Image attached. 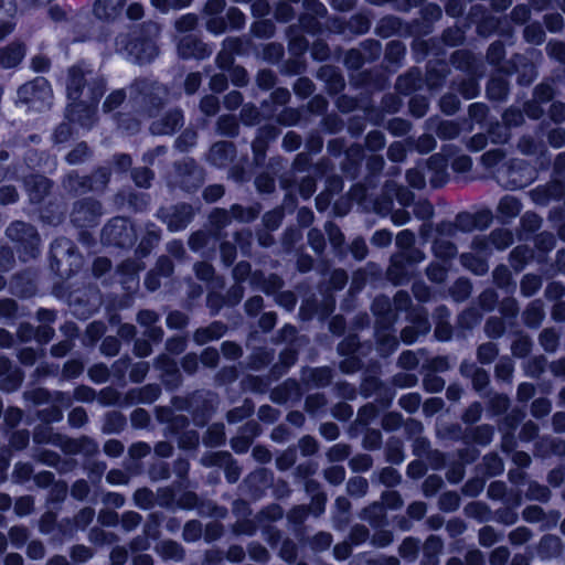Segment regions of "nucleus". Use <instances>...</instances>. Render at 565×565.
Returning a JSON list of instances; mask_svg holds the SVG:
<instances>
[{
	"label": "nucleus",
	"mask_w": 565,
	"mask_h": 565,
	"mask_svg": "<svg viewBox=\"0 0 565 565\" xmlns=\"http://www.w3.org/2000/svg\"><path fill=\"white\" fill-rule=\"evenodd\" d=\"M117 47L119 51L127 52L134 62L140 64L152 61L158 54L157 45L150 39L134 38L128 41L127 36L120 35L117 39Z\"/></svg>",
	"instance_id": "f257e3e1"
},
{
	"label": "nucleus",
	"mask_w": 565,
	"mask_h": 565,
	"mask_svg": "<svg viewBox=\"0 0 565 565\" xmlns=\"http://www.w3.org/2000/svg\"><path fill=\"white\" fill-rule=\"evenodd\" d=\"M18 98L24 104L49 106L52 99V89L44 77H36L19 88Z\"/></svg>",
	"instance_id": "f03ea898"
},
{
	"label": "nucleus",
	"mask_w": 565,
	"mask_h": 565,
	"mask_svg": "<svg viewBox=\"0 0 565 565\" xmlns=\"http://www.w3.org/2000/svg\"><path fill=\"white\" fill-rule=\"evenodd\" d=\"M103 239L108 244L126 247L136 242L137 234L128 220L118 217L104 227Z\"/></svg>",
	"instance_id": "7ed1b4c3"
},
{
	"label": "nucleus",
	"mask_w": 565,
	"mask_h": 565,
	"mask_svg": "<svg viewBox=\"0 0 565 565\" xmlns=\"http://www.w3.org/2000/svg\"><path fill=\"white\" fill-rule=\"evenodd\" d=\"M7 235L12 241L23 244L30 257H34L39 253L40 237L33 226L19 221L13 222L7 228Z\"/></svg>",
	"instance_id": "20e7f679"
},
{
	"label": "nucleus",
	"mask_w": 565,
	"mask_h": 565,
	"mask_svg": "<svg viewBox=\"0 0 565 565\" xmlns=\"http://www.w3.org/2000/svg\"><path fill=\"white\" fill-rule=\"evenodd\" d=\"M102 214V206L95 201H83L74 206L72 220L77 226H87Z\"/></svg>",
	"instance_id": "39448f33"
},
{
	"label": "nucleus",
	"mask_w": 565,
	"mask_h": 565,
	"mask_svg": "<svg viewBox=\"0 0 565 565\" xmlns=\"http://www.w3.org/2000/svg\"><path fill=\"white\" fill-rule=\"evenodd\" d=\"M178 53L182 58H204L211 55L212 50L196 38L186 35L179 41Z\"/></svg>",
	"instance_id": "423d86ee"
},
{
	"label": "nucleus",
	"mask_w": 565,
	"mask_h": 565,
	"mask_svg": "<svg viewBox=\"0 0 565 565\" xmlns=\"http://www.w3.org/2000/svg\"><path fill=\"white\" fill-rule=\"evenodd\" d=\"M193 215L192 207L186 204L174 206L171 212L163 215V221L167 223L170 231L177 232L185 228Z\"/></svg>",
	"instance_id": "0eeeda50"
},
{
	"label": "nucleus",
	"mask_w": 565,
	"mask_h": 565,
	"mask_svg": "<svg viewBox=\"0 0 565 565\" xmlns=\"http://www.w3.org/2000/svg\"><path fill=\"white\" fill-rule=\"evenodd\" d=\"M90 73L92 71L84 64L70 68L66 84L67 96L70 99L76 102L79 98L82 87L85 83V76Z\"/></svg>",
	"instance_id": "6e6552de"
},
{
	"label": "nucleus",
	"mask_w": 565,
	"mask_h": 565,
	"mask_svg": "<svg viewBox=\"0 0 565 565\" xmlns=\"http://www.w3.org/2000/svg\"><path fill=\"white\" fill-rule=\"evenodd\" d=\"M182 125L183 115L181 110L175 109L170 111L162 120L154 121L151 125V130L153 134L169 135L182 127Z\"/></svg>",
	"instance_id": "1a4fd4ad"
},
{
	"label": "nucleus",
	"mask_w": 565,
	"mask_h": 565,
	"mask_svg": "<svg viewBox=\"0 0 565 565\" xmlns=\"http://www.w3.org/2000/svg\"><path fill=\"white\" fill-rule=\"evenodd\" d=\"M126 0H95L94 13L98 19L111 20L118 17Z\"/></svg>",
	"instance_id": "9d476101"
},
{
	"label": "nucleus",
	"mask_w": 565,
	"mask_h": 565,
	"mask_svg": "<svg viewBox=\"0 0 565 565\" xmlns=\"http://www.w3.org/2000/svg\"><path fill=\"white\" fill-rule=\"evenodd\" d=\"M25 186L32 201H41L51 189L49 179L43 175H33L25 181Z\"/></svg>",
	"instance_id": "9b49d317"
},
{
	"label": "nucleus",
	"mask_w": 565,
	"mask_h": 565,
	"mask_svg": "<svg viewBox=\"0 0 565 565\" xmlns=\"http://www.w3.org/2000/svg\"><path fill=\"white\" fill-rule=\"evenodd\" d=\"M24 47L21 44H11L0 49V67L10 68L17 66L24 57Z\"/></svg>",
	"instance_id": "f8f14e48"
},
{
	"label": "nucleus",
	"mask_w": 565,
	"mask_h": 565,
	"mask_svg": "<svg viewBox=\"0 0 565 565\" xmlns=\"http://www.w3.org/2000/svg\"><path fill=\"white\" fill-rule=\"evenodd\" d=\"M158 320L159 316L150 310H142L138 315V322L141 326L147 327L146 335L153 341L161 340L163 335L162 329L153 326Z\"/></svg>",
	"instance_id": "ddd939ff"
},
{
	"label": "nucleus",
	"mask_w": 565,
	"mask_h": 565,
	"mask_svg": "<svg viewBox=\"0 0 565 565\" xmlns=\"http://www.w3.org/2000/svg\"><path fill=\"white\" fill-rule=\"evenodd\" d=\"M53 333V329L47 326L40 327L35 332H33L32 328L29 326H21L19 330V335L22 341H28L32 337H35L39 342L43 343L49 342L52 339Z\"/></svg>",
	"instance_id": "4468645a"
},
{
	"label": "nucleus",
	"mask_w": 565,
	"mask_h": 565,
	"mask_svg": "<svg viewBox=\"0 0 565 565\" xmlns=\"http://www.w3.org/2000/svg\"><path fill=\"white\" fill-rule=\"evenodd\" d=\"M225 332V327L222 323L214 322L205 329L196 330L194 340L202 344L211 340L221 338Z\"/></svg>",
	"instance_id": "2eb2a0df"
},
{
	"label": "nucleus",
	"mask_w": 565,
	"mask_h": 565,
	"mask_svg": "<svg viewBox=\"0 0 565 565\" xmlns=\"http://www.w3.org/2000/svg\"><path fill=\"white\" fill-rule=\"evenodd\" d=\"M499 212L503 217H514L521 212V203L516 198L505 195L500 200Z\"/></svg>",
	"instance_id": "dca6fc26"
},
{
	"label": "nucleus",
	"mask_w": 565,
	"mask_h": 565,
	"mask_svg": "<svg viewBox=\"0 0 565 565\" xmlns=\"http://www.w3.org/2000/svg\"><path fill=\"white\" fill-rule=\"evenodd\" d=\"M544 318L543 306L540 301H533L523 313L524 322L530 327H537Z\"/></svg>",
	"instance_id": "f3484780"
},
{
	"label": "nucleus",
	"mask_w": 565,
	"mask_h": 565,
	"mask_svg": "<svg viewBox=\"0 0 565 565\" xmlns=\"http://www.w3.org/2000/svg\"><path fill=\"white\" fill-rule=\"evenodd\" d=\"M508 86L502 78H491L487 86V94L491 99L501 100L507 96Z\"/></svg>",
	"instance_id": "a211bd4d"
},
{
	"label": "nucleus",
	"mask_w": 565,
	"mask_h": 565,
	"mask_svg": "<svg viewBox=\"0 0 565 565\" xmlns=\"http://www.w3.org/2000/svg\"><path fill=\"white\" fill-rule=\"evenodd\" d=\"M433 250L436 257L448 259L457 254V248L448 241L437 239L433 245Z\"/></svg>",
	"instance_id": "6ab92c4d"
},
{
	"label": "nucleus",
	"mask_w": 565,
	"mask_h": 565,
	"mask_svg": "<svg viewBox=\"0 0 565 565\" xmlns=\"http://www.w3.org/2000/svg\"><path fill=\"white\" fill-rule=\"evenodd\" d=\"M461 263L465 267L469 268L477 275H483L488 271V265L482 259L475 257L471 254L461 255Z\"/></svg>",
	"instance_id": "aec40b11"
},
{
	"label": "nucleus",
	"mask_w": 565,
	"mask_h": 565,
	"mask_svg": "<svg viewBox=\"0 0 565 565\" xmlns=\"http://www.w3.org/2000/svg\"><path fill=\"white\" fill-rule=\"evenodd\" d=\"M542 286V280L536 275H525L521 281V291L524 296H533Z\"/></svg>",
	"instance_id": "412c9836"
},
{
	"label": "nucleus",
	"mask_w": 565,
	"mask_h": 565,
	"mask_svg": "<svg viewBox=\"0 0 565 565\" xmlns=\"http://www.w3.org/2000/svg\"><path fill=\"white\" fill-rule=\"evenodd\" d=\"M491 243L498 249H504L509 247L513 242L512 234L507 230H498L490 235Z\"/></svg>",
	"instance_id": "4be33fe9"
},
{
	"label": "nucleus",
	"mask_w": 565,
	"mask_h": 565,
	"mask_svg": "<svg viewBox=\"0 0 565 565\" xmlns=\"http://www.w3.org/2000/svg\"><path fill=\"white\" fill-rule=\"evenodd\" d=\"M367 488H369V483H367L366 479H364L362 477L351 478L347 484L349 494L354 495V497L364 495L367 491Z\"/></svg>",
	"instance_id": "5701e85b"
},
{
	"label": "nucleus",
	"mask_w": 565,
	"mask_h": 565,
	"mask_svg": "<svg viewBox=\"0 0 565 565\" xmlns=\"http://www.w3.org/2000/svg\"><path fill=\"white\" fill-rule=\"evenodd\" d=\"M225 440L224 427L222 425H215L207 430L204 437V443L211 446H218Z\"/></svg>",
	"instance_id": "b1692460"
},
{
	"label": "nucleus",
	"mask_w": 565,
	"mask_h": 565,
	"mask_svg": "<svg viewBox=\"0 0 565 565\" xmlns=\"http://www.w3.org/2000/svg\"><path fill=\"white\" fill-rule=\"evenodd\" d=\"M526 497L531 500L546 501L550 498V490L536 482H531L527 488Z\"/></svg>",
	"instance_id": "393cba45"
},
{
	"label": "nucleus",
	"mask_w": 565,
	"mask_h": 565,
	"mask_svg": "<svg viewBox=\"0 0 565 565\" xmlns=\"http://www.w3.org/2000/svg\"><path fill=\"white\" fill-rule=\"evenodd\" d=\"M524 38L530 43L541 44L544 41L545 33L539 24H530L524 29Z\"/></svg>",
	"instance_id": "a878e982"
},
{
	"label": "nucleus",
	"mask_w": 565,
	"mask_h": 565,
	"mask_svg": "<svg viewBox=\"0 0 565 565\" xmlns=\"http://www.w3.org/2000/svg\"><path fill=\"white\" fill-rule=\"evenodd\" d=\"M206 22V29L213 34H222L226 30V23L223 17L221 15H209L204 17Z\"/></svg>",
	"instance_id": "bb28decb"
},
{
	"label": "nucleus",
	"mask_w": 565,
	"mask_h": 565,
	"mask_svg": "<svg viewBox=\"0 0 565 565\" xmlns=\"http://www.w3.org/2000/svg\"><path fill=\"white\" fill-rule=\"evenodd\" d=\"M540 342L545 351L554 352L558 344V338L555 331L544 330L540 334Z\"/></svg>",
	"instance_id": "cd10ccee"
},
{
	"label": "nucleus",
	"mask_w": 565,
	"mask_h": 565,
	"mask_svg": "<svg viewBox=\"0 0 565 565\" xmlns=\"http://www.w3.org/2000/svg\"><path fill=\"white\" fill-rule=\"evenodd\" d=\"M198 24V17L194 13H186L180 17L174 25L179 32H188L193 30Z\"/></svg>",
	"instance_id": "c85d7f7f"
},
{
	"label": "nucleus",
	"mask_w": 565,
	"mask_h": 565,
	"mask_svg": "<svg viewBox=\"0 0 565 565\" xmlns=\"http://www.w3.org/2000/svg\"><path fill=\"white\" fill-rule=\"evenodd\" d=\"M459 134V127L452 121H441L437 128V135L443 139H452Z\"/></svg>",
	"instance_id": "c756f323"
},
{
	"label": "nucleus",
	"mask_w": 565,
	"mask_h": 565,
	"mask_svg": "<svg viewBox=\"0 0 565 565\" xmlns=\"http://www.w3.org/2000/svg\"><path fill=\"white\" fill-rule=\"evenodd\" d=\"M160 553L164 557L180 559L183 556L181 547L174 542H162L159 546Z\"/></svg>",
	"instance_id": "7c9ffc66"
},
{
	"label": "nucleus",
	"mask_w": 565,
	"mask_h": 565,
	"mask_svg": "<svg viewBox=\"0 0 565 565\" xmlns=\"http://www.w3.org/2000/svg\"><path fill=\"white\" fill-rule=\"evenodd\" d=\"M136 505L141 509H149L153 503V494L148 489H139L134 494Z\"/></svg>",
	"instance_id": "2f4dec72"
},
{
	"label": "nucleus",
	"mask_w": 565,
	"mask_h": 565,
	"mask_svg": "<svg viewBox=\"0 0 565 565\" xmlns=\"http://www.w3.org/2000/svg\"><path fill=\"white\" fill-rule=\"evenodd\" d=\"M498 355V350L493 343H484L478 349V359L481 363H490Z\"/></svg>",
	"instance_id": "473e14b6"
},
{
	"label": "nucleus",
	"mask_w": 565,
	"mask_h": 565,
	"mask_svg": "<svg viewBox=\"0 0 565 565\" xmlns=\"http://www.w3.org/2000/svg\"><path fill=\"white\" fill-rule=\"evenodd\" d=\"M460 504V498L457 493L447 492L439 499V505L445 511H455Z\"/></svg>",
	"instance_id": "72a5a7b5"
},
{
	"label": "nucleus",
	"mask_w": 565,
	"mask_h": 565,
	"mask_svg": "<svg viewBox=\"0 0 565 565\" xmlns=\"http://www.w3.org/2000/svg\"><path fill=\"white\" fill-rule=\"evenodd\" d=\"M398 403L401 407L407 411L408 413H414L420 405V397L418 394L409 393L403 395L399 398Z\"/></svg>",
	"instance_id": "f704fd0d"
},
{
	"label": "nucleus",
	"mask_w": 565,
	"mask_h": 565,
	"mask_svg": "<svg viewBox=\"0 0 565 565\" xmlns=\"http://www.w3.org/2000/svg\"><path fill=\"white\" fill-rule=\"evenodd\" d=\"M504 159V153L501 149L489 150L482 154V163L487 168H494Z\"/></svg>",
	"instance_id": "c9c22d12"
},
{
	"label": "nucleus",
	"mask_w": 565,
	"mask_h": 565,
	"mask_svg": "<svg viewBox=\"0 0 565 565\" xmlns=\"http://www.w3.org/2000/svg\"><path fill=\"white\" fill-rule=\"evenodd\" d=\"M232 152V145L227 142H217L213 145L210 151V158L215 164H222L223 162L216 158V156H225Z\"/></svg>",
	"instance_id": "e433bc0d"
},
{
	"label": "nucleus",
	"mask_w": 565,
	"mask_h": 565,
	"mask_svg": "<svg viewBox=\"0 0 565 565\" xmlns=\"http://www.w3.org/2000/svg\"><path fill=\"white\" fill-rule=\"evenodd\" d=\"M126 98V94L122 89L113 92L105 100L103 108L105 111H111L116 109Z\"/></svg>",
	"instance_id": "4c0bfd02"
},
{
	"label": "nucleus",
	"mask_w": 565,
	"mask_h": 565,
	"mask_svg": "<svg viewBox=\"0 0 565 565\" xmlns=\"http://www.w3.org/2000/svg\"><path fill=\"white\" fill-rule=\"evenodd\" d=\"M486 470L490 476L499 475L503 471V463L501 459L495 455H489L484 457Z\"/></svg>",
	"instance_id": "58836bf2"
},
{
	"label": "nucleus",
	"mask_w": 565,
	"mask_h": 565,
	"mask_svg": "<svg viewBox=\"0 0 565 565\" xmlns=\"http://www.w3.org/2000/svg\"><path fill=\"white\" fill-rule=\"evenodd\" d=\"M326 479L332 484H340L345 478V470L341 466H332L324 471Z\"/></svg>",
	"instance_id": "ea45409f"
},
{
	"label": "nucleus",
	"mask_w": 565,
	"mask_h": 565,
	"mask_svg": "<svg viewBox=\"0 0 565 565\" xmlns=\"http://www.w3.org/2000/svg\"><path fill=\"white\" fill-rule=\"evenodd\" d=\"M9 537L14 546L21 547L28 540V531L22 526H13L9 531Z\"/></svg>",
	"instance_id": "a19ab883"
},
{
	"label": "nucleus",
	"mask_w": 565,
	"mask_h": 565,
	"mask_svg": "<svg viewBox=\"0 0 565 565\" xmlns=\"http://www.w3.org/2000/svg\"><path fill=\"white\" fill-rule=\"evenodd\" d=\"M202 527L196 521L188 522L183 529V537L188 542H193L201 536Z\"/></svg>",
	"instance_id": "79ce46f5"
},
{
	"label": "nucleus",
	"mask_w": 565,
	"mask_h": 565,
	"mask_svg": "<svg viewBox=\"0 0 565 565\" xmlns=\"http://www.w3.org/2000/svg\"><path fill=\"white\" fill-rule=\"evenodd\" d=\"M141 522V515L134 511H128L122 514L121 525L126 531L136 529Z\"/></svg>",
	"instance_id": "37998d69"
},
{
	"label": "nucleus",
	"mask_w": 565,
	"mask_h": 565,
	"mask_svg": "<svg viewBox=\"0 0 565 565\" xmlns=\"http://www.w3.org/2000/svg\"><path fill=\"white\" fill-rule=\"evenodd\" d=\"M498 541V535L491 526H483L479 531V542L482 546L489 547Z\"/></svg>",
	"instance_id": "c03bdc74"
},
{
	"label": "nucleus",
	"mask_w": 565,
	"mask_h": 565,
	"mask_svg": "<svg viewBox=\"0 0 565 565\" xmlns=\"http://www.w3.org/2000/svg\"><path fill=\"white\" fill-rule=\"evenodd\" d=\"M253 32L260 38H269L274 34V24L270 21H258L253 24Z\"/></svg>",
	"instance_id": "a18cd8bd"
},
{
	"label": "nucleus",
	"mask_w": 565,
	"mask_h": 565,
	"mask_svg": "<svg viewBox=\"0 0 565 565\" xmlns=\"http://www.w3.org/2000/svg\"><path fill=\"white\" fill-rule=\"evenodd\" d=\"M225 0H207L203 10V15H221L225 9Z\"/></svg>",
	"instance_id": "49530a36"
},
{
	"label": "nucleus",
	"mask_w": 565,
	"mask_h": 565,
	"mask_svg": "<svg viewBox=\"0 0 565 565\" xmlns=\"http://www.w3.org/2000/svg\"><path fill=\"white\" fill-rule=\"evenodd\" d=\"M232 29H242L245 25V15L236 8H231L226 13Z\"/></svg>",
	"instance_id": "de8ad7c7"
},
{
	"label": "nucleus",
	"mask_w": 565,
	"mask_h": 565,
	"mask_svg": "<svg viewBox=\"0 0 565 565\" xmlns=\"http://www.w3.org/2000/svg\"><path fill=\"white\" fill-rule=\"evenodd\" d=\"M132 178L138 186L148 188L152 179V173L147 168L136 169L132 173Z\"/></svg>",
	"instance_id": "09e8293b"
},
{
	"label": "nucleus",
	"mask_w": 565,
	"mask_h": 565,
	"mask_svg": "<svg viewBox=\"0 0 565 565\" xmlns=\"http://www.w3.org/2000/svg\"><path fill=\"white\" fill-rule=\"evenodd\" d=\"M447 274V269L444 265L440 264H431L427 268V275L431 281L441 282L445 280Z\"/></svg>",
	"instance_id": "8fccbe9b"
},
{
	"label": "nucleus",
	"mask_w": 565,
	"mask_h": 565,
	"mask_svg": "<svg viewBox=\"0 0 565 565\" xmlns=\"http://www.w3.org/2000/svg\"><path fill=\"white\" fill-rule=\"evenodd\" d=\"M201 110L209 115H215L218 110V98L215 96H205L200 104Z\"/></svg>",
	"instance_id": "3c124183"
},
{
	"label": "nucleus",
	"mask_w": 565,
	"mask_h": 565,
	"mask_svg": "<svg viewBox=\"0 0 565 565\" xmlns=\"http://www.w3.org/2000/svg\"><path fill=\"white\" fill-rule=\"evenodd\" d=\"M418 550V544L413 539H406L399 547V553L405 558H414Z\"/></svg>",
	"instance_id": "603ef678"
},
{
	"label": "nucleus",
	"mask_w": 565,
	"mask_h": 565,
	"mask_svg": "<svg viewBox=\"0 0 565 565\" xmlns=\"http://www.w3.org/2000/svg\"><path fill=\"white\" fill-rule=\"evenodd\" d=\"M87 420V415L84 408L76 407L68 415V423L73 427H82Z\"/></svg>",
	"instance_id": "864d4df0"
},
{
	"label": "nucleus",
	"mask_w": 565,
	"mask_h": 565,
	"mask_svg": "<svg viewBox=\"0 0 565 565\" xmlns=\"http://www.w3.org/2000/svg\"><path fill=\"white\" fill-rule=\"evenodd\" d=\"M308 241L310 246L318 253L322 252L324 248V238L320 231L310 230L308 233Z\"/></svg>",
	"instance_id": "5fc2aeb1"
},
{
	"label": "nucleus",
	"mask_w": 565,
	"mask_h": 565,
	"mask_svg": "<svg viewBox=\"0 0 565 565\" xmlns=\"http://www.w3.org/2000/svg\"><path fill=\"white\" fill-rule=\"evenodd\" d=\"M88 154V147L85 143H79L67 154V161L72 164L79 163Z\"/></svg>",
	"instance_id": "6e6d98bb"
},
{
	"label": "nucleus",
	"mask_w": 565,
	"mask_h": 565,
	"mask_svg": "<svg viewBox=\"0 0 565 565\" xmlns=\"http://www.w3.org/2000/svg\"><path fill=\"white\" fill-rule=\"evenodd\" d=\"M551 411V403L545 398L535 399L532 404V414L535 417H543Z\"/></svg>",
	"instance_id": "4d7b16f0"
},
{
	"label": "nucleus",
	"mask_w": 565,
	"mask_h": 565,
	"mask_svg": "<svg viewBox=\"0 0 565 565\" xmlns=\"http://www.w3.org/2000/svg\"><path fill=\"white\" fill-rule=\"evenodd\" d=\"M349 456V448L345 445H334L328 451V457L331 461H341Z\"/></svg>",
	"instance_id": "13d9d810"
},
{
	"label": "nucleus",
	"mask_w": 565,
	"mask_h": 565,
	"mask_svg": "<svg viewBox=\"0 0 565 565\" xmlns=\"http://www.w3.org/2000/svg\"><path fill=\"white\" fill-rule=\"evenodd\" d=\"M531 350V342L527 338L522 337L512 344L514 355L525 356Z\"/></svg>",
	"instance_id": "bf43d9fd"
},
{
	"label": "nucleus",
	"mask_w": 565,
	"mask_h": 565,
	"mask_svg": "<svg viewBox=\"0 0 565 565\" xmlns=\"http://www.w3.org/2000/svg\"><path fill=\"white\" fill-rule=\"evenodd\" d=\"M504 330L503 323L500 319L492 318L486 323V332L489 337L495 338L502 334Z\"/></svg>",
	"instance_id": "052dcab7"
},
{
	"label": "nucleus",
	"mask_w": 565,
	"mask_h": 565,
	"mask_svg": "<svg viewBox=\"0 0 565 565\" xmlns=\"http://www.w3.org/2000/svg\"><path fill=\"white\" fill-rule=\"evenodd\" d=\"M366 145L372 150H379L384 147V136L380 131H372L366 137Z\"/></svg>",
	"instance_id": "680f3d73"
},
{
	"label": "nucleus",
	"mask_w": 565,
	"mask_h": 565,
	"mask_svg": "<svg viewBox=\"0 0 565 565\" xmlns=\"http://www.w3.org/2000/svg\"><path fill=\"white\" fill-rule=\"evenodd\" d=\"M414 234L407 230L402 231L396 236V245L402 249L408 250L414 243Z\"/></svg>",
	"instance_id": "e2e57ef3"
},
{
	"label": "nucleus",
	"mask_w": 565,
	"mask_h": 565,
	"mask_svg": "<svg viewBox=\"0 0 565 565\" xmlns=\"http://www.w3.org/2000/svg\"><path fill=\"white\" fill-rule=\"evenodd\" d=\"M443 484L440 477L430 476L424 482V492L426 495H433Z\"/></svg>",
	"instance_id": "0e129e2a"
},
{
	"label": "nucleus",
	"mask_w": 565,
	"mask_h": 565,
	"mask_svg": "<svg viewBox=\"0 0 565 565\" xmlns=\"http://www.w3.org/2000/svg\"><path fill=\"white\" fill-rule=\"evenodd\" d=\"M509 551L507 547H498L492 551L490 562L492 565H503L509 558Z\"/></svg>",
	"instance_id": "69168bd1"
},
{
	"label": "nucleus",
	"mask_w": 565,
	"mask_h": 565,
	"mask_svg": "<svg viewBox=\"0 0 565 565\" xmlns=\"http://www.w3.org/2000/svg\"><path fill=\"white\" fill-rule=\"evenodd\" d=\"M547 51L552 57H554L561 62H565V44L564 43H559V42L548 43Z\"/></svg>",
	"instance_id": "338daca9"
},
{
	"label": "nucleus",
	"mask_w": 565,
	"mask_h": 565,
	"mask_svg": "<svg viewBox=\"0 0 565 565\" xmlns=\"http://www.w3.org/2000/svg\"><path fill=\"white\" fill-rule=\"evenodd\" d=\"M548 141L554 148H561L565 145V130L561 128L553 129L548 134Z\"/></svg>",
	"instance_id": "774afa93"
}]
</instances>
